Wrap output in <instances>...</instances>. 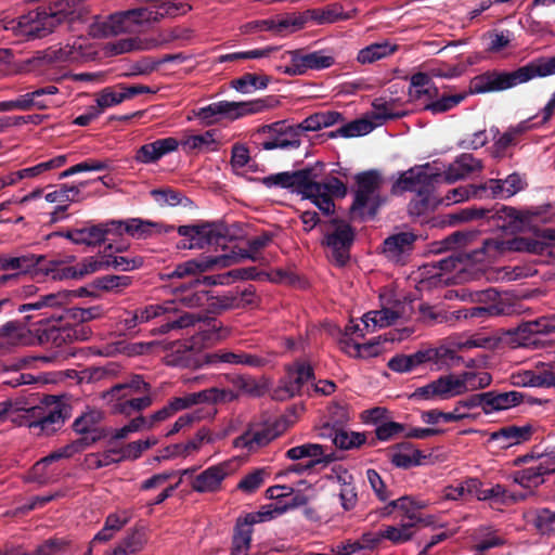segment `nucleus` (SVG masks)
<instances>
[{"mask_svg": "<svg viewBox=\"0 0 555 555\" xmlns=\"http://www.w3.org/2000/svg\"><path fill=\"white\" fill-rule=\"evenodd\" d=\"M274 68L287 76H300V50H289L274 57Z\"/></svg>", "mask_w": 555, "mask_h": 555, "instance_id": "obj_48", "label": "nucleus"}, {"mask_svg": "<svg viewBox=\"0 0 555 555\" xmlns=\"http://www.w3.org/2000/svg\"><path fill=\"white\" fill-rule=\"evenodd\" d=\"M323 169L322 163L306 168L307 179L302 182L300 194L311 199L324 214L330 215L334 211L333 197H344L347 194V186L334 176L319 181Z\"/></svg>", "mask_w": 555, "mask_h": 555, "instance_id": "obj_6", "label": "nucleus"}, {"mask_svg": "<svg viewBox=\"0 0 555 555\" xmlns=\"http://www.w3.org/2000/svg\"><path fill=\"white\" fill-rule=\"evenodd\" d=\"M285 455L292 461L310 459L309 462H315V465L331 463L336 460L334 452H327V448L319 443H305L291 448Z\"/></svg>", "mask_w": 555, "mask_h": 555, "instance_id": "obj_36", "label": "nucleus"}, {"mask_svg": "<svg viewBox=\"0 0 555 555\" xmlns=\"http://www.w3.org/2000/svg\"><path fill=\"white\" fill-rule=\"evenodd\" d=\"M104 413L100 410H88L73 424V428L77 434L88 435L81 440L86 443L83 449L104 437V431L99 428V424L103 421Z\"/></svg>", "mask_w": 555, "mask_h": 555, "instance_id": "obj_28", "label": "nucleus"}, {"mask_svg": "<svg viewBox=\"0 0 555 555\" xmlns=\"http://www.w3.org/2000/svg\"><path fill=\"white\" fill-rule=\"evenodd\" d=\"M397 50V46L389 42L372 43L358 53L357 61L361 64H371L380 59L391 55Z\"/></svg>", "mask_w": 555, "mask_h": 555, "instance_id": "obj_50", "label": "nucleus"}, {"mask_svg": "<svg viewBox=\"0 0 555 555\" xmlns=\"http://www.w3.org/2000/svg\"><path fill=\"white\" fill-rule=\"evenodd\" d=\"M323 232L330 257L337 264L344 266L349 259V248L354 238L351 227L343 220L332 219L323 225Z\"/></svg>", "mask_w": 555, "mask_h": 555, "instance_id": "obj_12", "label": "nucleus"}, {"mask_svg": "<svg viewBox=\"0 0 555 555\" xmlns=\"http://www.w3.org/2000/svg\"><path fill=\"white\" fill-rule=\"evenodd\" d=\"M501 341H504L512 349H538L544 346L543 340L532 334L529 321L522 322L517 327L503 331Z\"/></svg>", "mask_w": 555, "mask_h": 555, "instance_id": "obj_29", "label": "nucleus"}, {"mask_svg": "<svg viewBox=\"0 0 555 555\" xmlns=\"http://www.w3.org/2000/svg\"><path fill=\"white\" fill-rule=\"evenodd\" d=\"M101 399L113 414L130 416L153 404L152 386L141 375H133L124 383L101 392Z\"/></svg>", "mask_w": 555, "mask_h": 555, "instance_id": "obj_3", "label": "nucleus"}, {"mask_svg": "<svg viewBox=\"0 0 555 555\" xmlns=\"http://www.w3.org/2000/svg\"><path fill=\"white\" fill-rule=\"evenodd\" d=\"M236 307L235 298L231 296H214L208 292V299L203 309L206 314H220Z\"/></svg>", "mask_w": 555, "mask_h": 555, "instance_id": "obj_60", "label": "nucleus"}, {"mask_svg": "<svg viewBox=\"0 0 555 555\" xmlns=\"http://www.w3.org/2000/svg\"><path fill=\"white\" fill-rule=\"evenodd\" d=\"M486 396V413H492L494 411L507 410L509 408L520 404L524 400V395L518 391L507 392H485Z\"/></svg>", "mask_w": 555, "mask_h": 555, "instance_id": "obj_41", "label": "nucleus"}, {"mask_svg": "<svg viewBox=\"0 0 555 555\" xmlns=\"http://www.w3.org/2000/svg\"><path fill=\"white\" fill-rule=\"evenodd\" d=\"M299 29H301V18H294L293 15L251 21L241 27L243 34L269 31L279 36H284Z\"/></svg>", "mask_w": 555, "mask_h": 555, "instance_id": "obj_20", "label": "nucleus"}, {"mask_svg": "<svg viewBox=\"0 0 555 555\" xmlns=\"http://www.w3.org/2000/svg\"><path fill=\"white\" fill-rule=\"evenodd\" d=\"M313 376V370L309 364L296 363L287 372V376L282 382L281 399L294 397L300 393L302 386Z\"/></svg>", "mask_w": 555, "mask_h": 555, "instance_id": "obj_32", "label": "nucleus"}, {"mask_svg": "<svg viewBox=\"0 0 555 555\" xmlns=\"http://www.w3.org/2000/svg\"><path fill=\"white\" fill-rule=\"evenodd\" d=\"M204 403H228L240 398V393L229 388L211 387L202 390Z\"/></svg>", "mask_w": 555, "mask_h": 555, "instance_id": "obj_58", "label": "nucleus"}, {"mask_svg": "<svg viewBox=\"0 0 555 555\" xmlns=\"http://www.w3.org/2000/svg\"><path fill=\"white\" fill-rule=\"evenodd\" d=\"M229 463H220L208 467L196 475L191 481V488L198 493H212L221 489L222 481L230 475Z\"/></svg>", "mask_w": 555, "mask_h": 555, "instance_id": "obj_24", "label": "nucleus"}, {"mask_svg": "<svg viewBox=\"0 0 555 555\" xmlns=\"http://www.w3.org/2000/svg\"><path fill=\"white\" fill-rule=\"evenodd\" d=\"M534 528L541 534L555 533V511L548 508L537 509L532 519Z\"/></svg>", "mask_w": 555, "mask_h": 555, "instance_id": "obj_59", "label": "nucleus"}, {"mask_svg": "<svg viewBox=\"0 0 555 555\" xmlns=\"http://www.w3.org/2000/svg\"><path fill=\"white\" fill-rule=\"evenodd\" d=\"M287 511V507L282 505L281 502H274L267 505H263L258 512L247 514L245 516V520L249 525L263 522L271 520Z\"/></svg>", "mask_w": 555, "mask_h": 555, "instance_id": "obj_55", "label": "nucleus"}, {"mask_svg": "<svg viewBox=\"0 0 555 555\" xmlns=\"http://www.w3.org/2000/svg\"><path fill=\"white\" fill-rule=\"evenodd\" d=\"M34 330L18 321H9L0 326V351L10 352L20 347L34 346Z\"/></svg>", "mask_w": 555, "mask_h": 555, "instance_id": "obj_19", "label": "nucleus"}, {"mask_svg": "<svg viewBox=\"0 0 555 555\" xmlns=\"http://www.w3.org/2000/svg\"><path fill=\"white\" fill-rule=\"evenodd\" d=\"M235 261V257L230 255H222L218 257H206L201 260L192 259L188 260L183 263H179L173 271H171L168 276L169 278H186L193 276L198 273L208 271L215 267L225 268L233 264Z\"/></svg>", "mask_w": 555, "mask_h": 555, "instance_id": "obj_23", "label": "nucleus"}, {"mask_svg": "<svg viewBox=\"0 0 555 555\" xmlns=\"http://www.w3.org/2000/svg\"><path fill=\"white\" fill-rule=\"evenodd\" d=\"M153 8V15H155V22H158L165 17H175L181 14H185L191 10V5L181 0H160L150 4Z\"/></svg>", "mask_w": 555, "mask_h": 555, "instance_id": "obj_45", "label": "nucleus"}, {"mask_svg": "<svg viewBox=\"0 0 555 555\" xmlns=\"http://www.w3.org/2000/svg\"><path fill=\"white\" fill-rule=\"evenodd\" d=\"M279 436L280 431L274 424L268 422L250 423L247 429L233 440V446L247 452H256Z\"/></svg>", "mask_w": 555, "mask_h": 555, "instance_id": "obj_16", "label": "nucleus"}, {"mask_svg": "<svg viewBox=\"0 0 555 555\" xmlns=\"http://www.w3.org/2000/svg\"><path fill=\"white\" fill-rule=\"evenodd\" d=\"M507 314V309L503 302L491 304L485 307H473L465 309L464 319H488Z\"/></svg>", "mask_w": 555, "mask_h": 555, "instance_id": "obj_61", "label": "nucleus"}, {"mask_svg": "<svg viewBox=\"0 0 555 555\" xmlns=\"http://www.w3.org/2000/svg\"><path fill=\"white\" fill-rule=\"evenodd\" d=\"M412 306L409 301H397L391 307L370 311L362 318L366 332H374L377 327H387L398 320H406L411 317Z\"/></svg>", "mask_w": 555, "mask_h": 555, "instance_id": "obj_18", "label": "nucleus"}, {"mask_svg": "<svg viewBox=\"0 0 555 555\" xmlns=\"http://www.w3.org/2000/svg\"><path fill=\"white\" fill-rule=\"evenodd\" d=\"M179 146L176 138L168 137L146 143L139 147L134 154V160L139 164H152L159 160L163 156L175 152Z\"/></svg>", "mask_w": 555, "mask_h": 555, "instance_id": "obj_30", "label": "nucleus"}, {"mask_svg": "<svg viewBox=\"0 0 555 555\" xmlns=\"http://www.w3.org/2000/svg\"><path fill=\"white\" fill-rule=\"evenodd\" d=\"M357 192L350 207V215L353 220H363L376 215L384 199L379 195L383 185V178L376 170L359 173L356 177Z\"/></svg>", "mask_w": 555, "mask_h": 555, "instance_id": "obj_7", "label": "nucleus"}, {"mask_svg": "<svg viewBox=\"0 0 555 555\" xmlns=\"http://www.w3.org/2000/svg\"><path fill=\"white\" fill-rule=\"evenodd\" d=\"M198 323H203L204 326H199L198 331L190 337L188 345H179V348L177 349L178 354L166 357V363L168 365H185V353L193 350L199 351L204 348L227 339L231 335L230 327L224 326L221 322H217L215 319H211L208 315L204 314V320L199 321Z\"/></svg>", "mask_w": 555, "mask_h": 555, "instance_id": "obj_8", "label": "nucleus"}, {"mask_svg": "<svg viewBox=\"0 0 555 555\" xmlns=\"http://www.w3.org/2000/svg\"><path fill=\"white\" fill-rule=\"evenodd\" d=\"M431 177L420 167L411 168L404 171L399 179L392 184V193L400 194L402 192L422 193L424 188L430 183Z\"/></svg>", "mask_w": 555, "mask_h": 555, "instance_id": "obj_33", "label": "nucleus"}, {"mask_svg": "<svg viewBox=\"0 0 555 555\" xmlns=\"http://www.w3.org/2000/svg\"><path fill=\"white\" fill-rule=\"evenodd\" d=\"M430 454H425L410 443L399 444L390 452L391 463L400 468H410L430 463Z\"/></svg>", "mask_w": 555, "mask_h": 555, "instance_id": "obj_34", "label": "nucleus"}, {"mask_svg": "<svg viewBox=\"0 0 555 555\" xmlns=\"http://www.w3.org/2000/svg\"><path fill=\"white\" fill-rule=\"evenodd\" d=\"M229 382L236 388L235 391H237L240 396L243 393L251 397H260L263 393L262 386H260L254 377L237 374L230 377Z\"/></svg>", "mask_w": 555, "mask_h": 555, "instance_id": "obj_56", "label": "nucleus"}, {"mask_svg": "<svg viewBox=\"0 0 555 555\" xmlns=\"http://www.w3.org/2000/svg\"><path fill=\"white\" fill-rule=\"evenodd\" d=\"M29 428L36 434L51 435L64 424L63 404L53 396L46 397L40 405L29 411Z\"/></svg>", "mask_w": 555, "mask_h": 555, "instance_id": "obj_11", "label": "nucleus"}, {"mask_svg": "<svg viewBox=\"0 0 555 555\" xmlns=\"http://www.w3.org/2000/svg\"><path fill=\"white\" fill-rule=\"evenodd\" d=\"M525 179L519 173H511L505 179H490L482 184L483 194L491 198H509L524 190Z\"/></svg>", "mask_w": 555, "mask_h": 555, "instance_id": "obj_26", "label": "nucleus"}, {"mask_svg": "<svg viewBox=\"0 0 555 555\" xmlns=\"http://www.w3.org/2000/svg\"><path fill=\"white\" fill-rule=\"evenodd\" d=\"M482 196H483L482 184H480V185L467 184V185H460L457 188H454V189L448 191L446 196L442 198V202H444L447 205H451V204L462 203L472 197L481 198Z\"/></svg>", "mask_w": 555, "mask_h": 555, "instance_id": "obj_54", "label": "nucleus"}, {"mask_svg": "<svg viewBox=\"0 0 555 555\" xmlns=\"http://www.w3.org/2000/svg\"><path fill=\"white\" fill-rule=\"evenodd\" d=\"M153 8L142 7L112 14L104 23V35L134 33L139 27L154 23Z\"/></svg>", "mask_w": 555, "mask_h": 555, "instance_id": "obj_14", "label": "nucleus"}, {"mask_svg": "<svg viewBox=\"0 0 555 555\" xmlns=\"http://www.w3.org/2000/svg\"><path fill=\"white\" fill-rule=\"evenodd\" d=\"M72 293L70 292H57L48 294L39 297L37 300L28 304H23L18 307L17 311L20 313H24L30 310H41L43 308H56L63 307L67 305L70 300Z\"/></svg>", "mask_w": 555, "mask_h": 555, "instance_id": "obj_42", "label": "nucleus"}, {"mask_svg": "<svg viewBox=\"0 0 555 555\" xmlns=\"http://www.w3.org/2000/svg\"><path fill=\"white\" fill-rule=\"evenodd\" d=\"M555 75V56L538 60L513 72H486L470 81V93L498 92L525 83L535 77Z\"/></svg>", "mask_w": 555, "mask_h": 555, "instance_id": "obj_2", "label": "nucleus"}, {"mask_svg": "<svg viewBox=\"0 0 555 555\" xmlns=\"http://www.w3.org/2000/svg\"><path fill=\"white\" fill-rule=\"evenodd\" d=\"M512 479L515 483L519 485L521 488L527 490V492L525 493L527 494V496L529 494H532L533 490L544 482V476L538 464L515 472L512 475Z\"/></svg>", "mask_w": 555, "mask_h": 555, "instance_id": "obj_44", "label": "nucleus"}, {"mask_svg": "<svg viewBox=\"0 0 555 555\" xmlns=\"http://www.w3.org/2000/svg\"><path fill=\"white\" fill-rule=\"evenodd\" d=\"M178 233L183 236L178 247L183 249H203L209 245H222L227 231L221 225L205 223L201 225H180Z\"/></svg>", "mask_w": 555, "mask_h": 555, "instance_id": "obj_13", "label": "nucleus"}, {"mask_svg": "<svg viewBox=\"0 0 555 555\" xmlns=\"http://www.w3.org/2000/svg\"><path fill=\"white\" fill-rule=\"evenodd\" d=\"M320 436L330 438L332 443L341 450L359 448L366 440L364 434L347 431L343 428L331 426L330 424H325L321 428Z\"/></svg>", "mask_w": 555, "mask_h": 555, "instance_id": "obj_35", "label": "nucleus"}, {"mask_svg": "<svg viewBox=\"0 0 555 555\" xmlns=\"http://www.w3.org/2000/svg\"><path fill=\"white\" fill-rule=\"evenodd\" d=\"M131 284V278L127 275H105L96 278L92 285L101 291L112 292L128 287Z\"/></svg>", "mask_w": 555, "mask_h": 555, "instance_id": "obj_62", "label": "nucleus"}, {"mask_svg": "<svg viewBox=\"0 0 555 555\" xmlns=\"http://www.w3.org/2000/svg\"><path fill=\"white\" fill-rule=\"evenodd\" d=\"M43 259V256L36 255H22L18 257L0 256V270L28 272L33 268L37 267Z\"/></svg>", "mask_w": 555, "mask_h": 555, "instance_id": "obj_49", "label": "nucleus"}, {"mask_svg": "<svg viewBox=\"0 0 555 555\" xmlns=\"http://www.w3.org/2000/svg\"><path fill=\"white\" fill-rule=\"evenodd\" d=\"M91 331L83 324H63L54 325L48 321H40L34 328V346L52 345L61 347L74 341H83L90 337Z\"/></svg>", "mask_w": 555, "mask_h": 555, "instance_id": "obj_9", "label": "nucleus"}, {"mask_svg": "<svg viewBox=\"0 0 555 555\" xmlns=\"http://www.w3.org/2000/svg\"><path fill=\"white\" fill-rule=\"evenodd\" d=\"M77 0H44L28 13L8 21L4 28L24 39L46 37L72 12Z\"/></svg>", "mask_w": 555, "mask_h": 555, "instance_id": "obj_1", "label": "nucleus"}, {"mask_svg": "<svg viewBox=\"0 0 555 555\" xmlns=\"http://www.w3.org/2000/svg\"><path fill=\"white\" fill-rule=\"evenodd\" d=\"M251 525L238 520L233 535L231 555H247L251 542Z\"/></svg>", "mask_w": 555, "mask_h": 555, "instance_id": "obj_51", "label": "nucleus"}, {"mask_svg": "<svg viewBox=\"0 0 555 555\" xmlns=\"http://www.w3.org/2000/svg\"><path fill=\"white\" fill-rule=\"evenodd\" d=\"M266 108L267 105L262 100L249 102L220 101L199 108L196 116L205 125H212L217 122L221 116L233 120L245 115L260 113Z\"/></svg>", "mask_w": 555, "mask_h": 555, "instance_id": "obj_10", "label": "nucleus"}, {"mask_svg": "<svg viewBox=\"0 0 555 555\" xmlns=\"http://www.w3.org/2000/svg\"><path fill=\"white\" fill-rule=\"evenodd\" d=\"M417 236L413 232H400L384 242V254L395 262H402L410 255Z\"/></svg>", "mask_w": 555, "mask_h": 555, "instance_id": "obj_31", "label": "nucleus"}, {"mask_svg": "<svg viewBox=\"0 0 555 555\" xmlns=\"http://www.w3.org/2000/svg\"><path fill=\"white\" fill-rule=\"evenodd\" d=\"M111 227L114 237L127 233L135 238H145L151 234L152 228L157 227V224L141 219H131L125 222L113 220Z\"/></svg>", "mask_w": 555, "mask_h": 555, "instance_id": "obj_40", "label": "nucleus"}, {"mask_svg": "<svg viewBox=\"0 0 555 555\" xmlns=\"http://www.w3.org/2000/svg\"><path fill=\"white\" fill-rule=\"evenodd\" d=\"M153 320H159L162 325L155 330L158 334H167L171 331L190 328L198 317L179 313L173 302L152 304L134 311H127L121 323L127 330L134 328L137 325L147 323Z\"/></svg>", "mask_w": 555, "mask_h": 555, "instance_id": "obj_5", "label": "nucleus"}, {"mask_svg": "<svg viewBox=\"0 0 555 555\" xmlns=\"http://www.w3.org/2000/svg\"><path fill=\"white\" fill-rule=\"evenodd\" d=\"M111 225L112 221L82 229H73L64 233V236L75 244L95 246L114 237Z\"/></svg>", "mask_w": 555, "mask_h": 555, "instance_id": "obj_25", "label": "nucleus"}, {"mask_svg": "<svg viewBox=\"0 0 555 555\" xmlns=\"http://www.w3.org/2000/svg\"><path fill=\"white\" fill-rule=\"evenodd\" d=\"M267 360L260 356L247 353L241 350L219 349L217 351L206 353L203 357V363L217 366L219 364L229 365H246L251 367H262L267 364Z\"/></svg>", "mask_w": 555, "mask_h": 555, "instance_id": "obj_21", "label": "nucleus"}, {"mask_svg": "<svg viewBox=\"0 0 555 555\" xmlns=\"http://www.w3.org/2000/svg\"><path fill=\"white\" fill-rule=\"evenodd\" d=\"M532 434L533 427L531 425H511L493 431L490 439L500 441L502 448H508L529 440Z\"/></svg>", "mask_w": 555, "mask_h": 555, "instance_id": "obj_38", "label": "nucleus"}, {"mask_svg": "<svg viewBox=\"0 0 555 555\" xmlns=\"http://www.w3.org/2000/svg\"><path fill=\"white\" fill-rule=\"evenodd\" d=\"M173 294L175 299L165 300L164 302H173L179 313H186L198 317V320L194 322L192 327H194L199 321L204 320L203 313L183 311L179 308V305H182L186 308H203L204 304H206V300L208 299L207 291H194L192 289L191 285H182L175 288Z\"/></svg>", "mask_w": 555, "mask_h": 555, "instance_id": "obj_27", "label": "nucleus"}, {"mask_svg": "<svg viewBox=\"0 0 555 555\" xmlns=\"http://www.w3.org/2000/svg\"><path fill=\"white\" fill-rule=\"evenodd\" d=\"M358 14V10L345 12L343 4L335 2L320 9H311L304 12L301 15H293L294 18H301V28L308 21H312L318 25L333 24L338 21H346L354 17Z\"/></svg>", "mask_w": 555, "mask_h": 555, "instance_id": "obj_22", "label": "nucleus"}, {"mask_svg": "<svg viewBox=\"0 0 555 555\" xmlns=\"http://www.w3.org/2000/svg\"><path fill=\"white\" fill-rule=\"evenodd\" d=\"M509 249L506 247L505 242L498 238H489L482 242V246L480 248H476L470 250L466 257L472 258L473 262H482L485 260V256L496 257L502 254L504 250Z\"/></svg>", "mask_w": 555, "mask_h": 555, "instance_id": "obj_53", "label": "nucleus"}, {"mask_svg": "<svg viewBox=\"0 0 555 555\" xmlns=\"http://www.w3.org/2000/svg\"><path fill=\"white\" fill-rule=\"evenodd\" d=\"M212 441L214 439L210 430L205 427L199 428L191 439L181 443L184 457L196 454L204 444L211 443Z\"/></svg>", "mask_w": 555, "mask_h": 555, "instance_id": "obj_57", "label": "nucleus"}, {"mask_svg": "<svg viewBox=\"0 0 555 555\" xmlns=\"http://www.w3.org/2000/svg\"><path fill=\"white\" fill-rule=\"evenodd\" d=\"M492 382L487 372H462L442 375L429 384L417 388L412 397L425 400H448L469 391L483 389Z\"/></svg>", "mask_w": 555, "mask_h": 555, "instance_id": "obj_4", "label": "nucleus"}, {"mask_svg": "<svg viewBox=\"0 0 555 555\" xmlns=\"http://www.w3.org/2000/svg\"><path fill=\"white\" fill-rule=\"evenodd\" d=\"M527 494H517L509 491L502 485H494L489 489H485L481 501H492L498 504L509 505L525 500Z\"/></svg>", "mask_w": 555, "mask_h": 555, "instance_id": "obj_52", "label": "nucleus"}, {"mask_svg": "<svg viewBox=\"0 0 555 555\" xmlns=\"http://www.w3.org/2000/svg\"><path fill=\"white\" fill-rule=\"evenodd\" d=\"M545 363L540 362L534 370H526L513 375V384L522 387H547Z\"/></svg>", "mask_w": 555, "mask_h": 555, "instance_id": "obj_43", "label": "nucleus"}, {"mask_svg": "<svg viewBox=\"0 0 555 555\" xmlns=\"http://www.w3.org/2000/svg\"><path fill=\"white\" fill-rule=\"evenodd\" d=\"M86 443L82 440L73 441L47 455L46 457L38 461L28 474V480L35 481L39 485H46L52 481L55 477V473L48 469V466L61 459H68L76 453L83 450Z\"/></svg>", "mask_w": 555, "mask_h": 555, "instance_id": "obj_17", "label": "nucleus"}, {"mask_svg": "<svg viewBox=\"0 0 555 555\" xmlns=\"http://www.w3.org/2000/svg\"><path fill=\"white\" fill-rule=\"evenodd\" d=\"M468 253L453 251L446 258L440 259L437 264L441 271L450 272L453 270L465 271L468 263H474L472 258L466 257Z\"/></svg>", "mask_w": 555, "mask_h": 555, "instance_id": "obj_64", "label": "nucleus"}, {"mask_svg": "<svg viewBox=\"0 0 555 555\" xmlns=\"http://www.w3.org/2000/svg\"><path fill=\"white\" fill-rule=\"evenodd\" d=\"M87 185V182H81L79 185L62 184L60 189L50 192L46 195L49 203L64 204L66 202H77L80 195V188ZM67 209L66 205H59L55 212H64Z\"/></svg>", "mask_w": 555, "mask_h": 555, "instance_id": "obj_46", "label": "nucleus"}, {"mask_svg": "<svg viewBox=\"0 0 555 555\" xmlns=\"http://www.w3.org/2000/svg\"><path fill=\"white\" fill-rule=\"evenodd\" d=\"M269 83L267 76L245 74L232 81V87L240 92H248L250 89H264Z\"/></svg>", "mask_w": 555, "mask_h": 555, "instance_id": "obj_63", "label": "nucleus"}, {"mask_svg": "<svg viewBox=\"0 0 555 555\" xmlns=\"http://www.w3.org/2000/svg\"><path fill=\"white\" fill-rule=\"evenodd\" d=\"M306 168L296 171H284L270 175L261 179V183L267 188H296L300 193L302 182L307 179Z\"/></svg>", "mask_w": 555, "mask_h": 555, "instance_id": "obj_39", "label": "nucleus"}, {"mask_svg": "<svg viewBox=\"0 0 555 555\" xmlns=\"http://www.w3.org/2000/svg\"><path fill=\"white\" fill-rule=\"evenodd\" d=\"M335 63V59L322 51L306 53L300 50V76L308 70H321L331 67Z\"/></svg>", "mask_w": 555, "mask_h": 555, "instance_id": "obj_47", "label": "nucleus"}, {"mask_svg": "<svg viewBox=\"0 0 555 555\" xmlns=\"http://www.w3.org/2000/svg\"><path fill=\"white\" fill-rule=\"evenodd\" d=\"M257 132L268 134V138L261 143L262 149L267 151L274 149L292 150L301 145L298 128L287 125L285 121L262 126Z\"/></svg>", "mask_w": 555, "mask_h": 555, "instance_id": "obj_15", "label": "nucleus"}, {"mask_svg": "<svg viewBox=\"0 0 555 555\" xmlns=\"http://www.w3.org/2000/svg\"><path fill=\"white\" fill-rule=\"evenodd\" d=\"M481 169L482 165L479 159L470 154H462L443 172V180L448 183H454Z\"/></svg>", "mask_w": 555, "mask_h": 555, "instance_id": "obj_37", "label": "nucleus"}]
</instances>
